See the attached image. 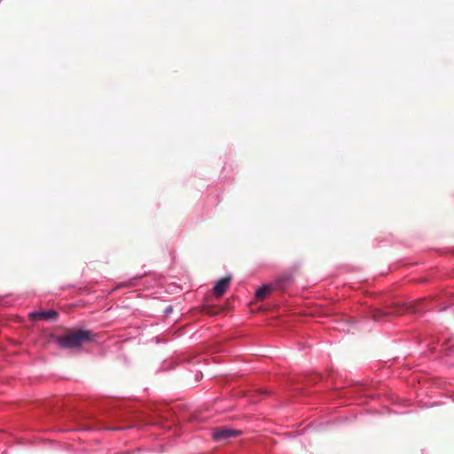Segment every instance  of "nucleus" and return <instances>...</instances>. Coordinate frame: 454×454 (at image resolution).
Instances as JSON below:
<instances>
[{
	"mask_svg": "<svg viewBox=\"0 0 454 454\" xmlns=\"http://www.w3.org/2000/svg\"><path fill=\"white\" fill-rule=\"evenodd\" d=\"M91 340V333L81 329L67 330L63 335L57 338V343L62 348H77Z\"/></svg>",
	"mask_w": 454,
	"mask_h": 454,
	"instance_id": "1",
	"label": "nucleus"
},
{
	"mask_svg": "<svg viewBox=\"0 0 454 454\" xmlns=\"http://www.w3.org/2000/svg\"><path fill=\"white\" fill-rule=\"evenodd\" d=\"M407 311H411V312H416L417 309L414 308L413 305L411 304H403V305H400V304H396L395 306H393L389 311L387 312H383L380 309H377L375 311L372 312V317L374 320L378 321V320H380V318L386 317V316H400V315H403L404 313H406Z\"/></svg>",
	"mask_w": 454,
	"mask_h": 454,
	"instance_id": "2",
	"label": "nucleus"
},
{
	"mask_svg": "<svg viewBox=\"0 0 454 454\" xmlns=\"http://www.w3.org/2000/svg\"><path fill=\"white\" fill-rule=\"evenodd\" d=\"M241 434L240 431L236 429L228 428L225 427H217L212 433V437L217 442H226L231 438H235Z\"/></svg>",
	"mask_w": 454,
	"mask_h": 454,
	"instance_id": "3",
	"label": "nucleus"
},
{
	"mask_svg": "<svg viewBox=\"0 0 454 454\" xmlns=\"http://www.w3.org/2000/svg\"><path fill=\"white\" fill-rule=\"evenodd\" d=\"M29 317L32 320H56L58 317V313L54 309H49L46 311H34L29 314Z\"/></svg>",
	"mask_w": 454,
	"mask_h": 454,
	"instance_id": "4",
	"label": "nucleus"
},
{
	"mask_svg": "<svg viewBox=\"0 0 454 454\" xmlns=\"http://www.w3.org/2000/svg\"><path fill=\"white\" fill-rule=\"evenodd\" d=\"M231 280V277H224V278L219 279L213 288V294L216 297H221L225 293L227 288L229 287Z\"/></svg>",
	"mask_w": 454,
	"mask_h": 454,
	"instance_id": "5",
	"label": "nucleus"
},
{
	"mask_svg": "<svg viewBox=\"0 0 454 454\" xmlns=\"http://www.w3.org/2000/svg\"><path fill=\"white\" fill-rule=\"evenodd\" d=\"M274 289L271 286H263L261 288H259L256 293L255 296L258 301H263L266 296Z\"/></svg>",
	"mask_w": 454,
	"mask_h": 454,
	"instance_id": "6",
	"label": "nucleus"
},
{
	"mask_svg": "<svg viewBox=\"0 0 454 454\" xmlns=\"http://www.w3.org/2000/svg\"><path fill=\"white\" fill-rule=\"evenodd\" d=\"M292 278H293V277L291 274H286V275H284V276L278 278L275 283L276 288H281L282 285L290 284L292 282Z\"/></svg>",
	"mask_w": 454,
	"mask_h": 454,
	"instance_id": "7",
	"label": "nucleus"
},
{
	"mask_svg": "<svg viewBox=\"0 0 454 454\" xmlns=\"http://www.w3.org/2000/svg\"><path fill=\"white\" fill-rule=\"evenodd\" d=\"M171 312H172V307H171V306L168 307V308L165 309V313H166V314H169V313H171Z\"/></svg>",
	"mask_w": 454,
	"mask_h": 454,
	"instance_id": "8",
	"label": "nucleus"
},
{
	"mask_svg": "<svg viewBox=\"0 0 454 454\" xmlns=\"http://www.w3.org/2000/svg\"><path fill=\"white\" fill-rule=\"evenodd\" d=\"M200 313H202V312H203V309H202V307H201V306H200Z\"/></svg>",
	"mask_w": 454,
	"mask_h": 454,
	"instance_id": "9",
	"label": "nucleus"
}]
</instances>
